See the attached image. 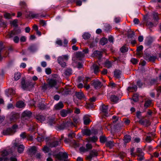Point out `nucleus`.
I'll use <instances>...</instances> for the list:
<instances>
[{"label":"nucleus","instance_id":"9b49d317","mask_svg":"<svg viewBox=\"0 0 161 161\" xmlns=\"http://www.w3.org/2000/svg\"><path fill=\"white\" fill-rule=\"evenodd\" d=\"M0 153L2 157L4 158L3 161H8V158L7 157V156L8 154V152L6 150H4L0 152Z\"/></svg>","mask_w":161,"mask_h":161},{"label":"nucleus","instance_id":"0eeeda50","mask_svg":"<svg viewBox=\"0 0 161 161\" xmlns=\"http://www.w3.org/2000/svg\"><path fill=\"white\" fill-rule=\"evenodd\" d=\"M91 85L93 86L95 89L100 88L102 86L101 82L98 80H93L92 82Z\"/></svg>","mask_w":161,"mask_h":161},{"label":"nucleus","instance_id":"0e129e2a","mask_svg":"<svg viewBox=\"0 0 161 161\" xmlns=\"http://www.w3.org/2000/svg\"><path fill=\"white\" fill-rule=\"evenodd\" d=\"M43 150L45 152L47 153L49 151V148L47 146H45L43 148Z\"/></svg>","mask_w":161,"mask_h":161},{"label":"nucleus","instance_id":"a18cd8bd","mask_svg":"<svg viewBox=\"0 0 161 161\" xmlns=\"http://www.w3.org/2000/svg\"><path fill=\"white\" fill-rule=\"evenodd\" d=\"M120 50L122 53H125L127 51L128 48L126 47L125 46H124L120 48Z\"/></svg>","mask_w":161,"mask_h":161},{"label":"nucleus","instance_id":"4c0bfd02","mask_svg":"<svg viewBox=\"0 0 161 161\" xmlns=\"http://www.w3.org/2000/svg\"><path fill=\"white\" fill-rule=\"evenodd\" d=\"M84 56V54L82 53L81 52H77L75 55V57L77 58L80 59L83 57Z\"/></svg>","mask_w":161,"mask_h":161},{"label":"nucleus","instance_id":"a878e982","mask_svg":"<svg viewBox=\"0 0 161 161\" xmlns=\"http://www.w3.org/2000/svg\"><path fill=\"white\" fill-rule=\"evenodd\" d=\"M19 116L18 114H13L10 118V119L12 122H14L19 118Z\"/></svg>","mask_w":161,"mask_h":161},{"label":"nucleus","instance_id":"6e6552de","mask_svg":"<svg viewBox=\"0 0 161 161\" xmlns=\"http://www.w3.org/2000/svg\"><path fill=\"white\" fill-rule=\"evenodd\" d=\"M14 146L17 147L18 152L19 153H22L23 152L25 147L23 145H20L19 143L15 142L14 143Z\"/></svg>","mask_w":161,"mask_h":161},{"label":"nucleus","instance_id":"49530a36","mask_svg":"<svg viewBox=\"0 0 161 161\" xmlns=\"http://www.w3.org/2000/svg\"><path fill=\"white\" fill-rule=\"evenodd\" d=\"M73 121L74 124L78 123L80 121V119L78 117H74L73 118Z\"/></svg>","mask_w":161,"mask_h":161},{"label":"nucleus","instance_id":"473e14b6","mask_svg":"<svg viewBox=\"0 0 161 161\" xmlns=\"http://www.w3.org/2000/svg\"><path fill=\"white\" fill-rule=\"evenodd\" d=\"M112 63L111 61L106 60L105 63V66L108 68H109L112 67Z\"/></svg>","mask_w":161,"mask_h":161},{"label":"nucleus","instance_id":"cd10ccee","mask_svg":"<svg viewBox=\"0 0 161 161\" xmlns=\"http://www.w3.org/2000/svg\"><path fill=\"white\" fill-rule=\"evenodd\" d=\"M21 30L19 29H16L14 31H12L10 34V36L12 37L14 35H17L21 33Z\"/></svg>","mask_w":161,"mask_h":161},{"label":"nucleus","instance_id":"7ed1b4c3","mask_svg":"<svg viewBox=\"0 0 161 161\" xmlns=\"http://www.w3.org/2000/svg\"><path fill=\"white\" fill-rule=\"evenodd\" d=\"M144 153H143L142 149L140 148H137L136 150V154L138 156V158H137V159L139 161H142L144 159Z\"/></svg>","mask_w":161,"mask_h":161},{"label":"nucleus","instance_id":"6ab92c4d","mask_svg":"<svg viewBox=\"0 0 161 161\" xmlns=\"http://www.w3.org/2000/svg\"><path fill=\"white\" fill-rule=\"evenodd\" d=\"M5 94L8 97L9 95L14 94H15V91L12 89H9L6 90Z\"/></svg>","mask_w":161,"mask_h":161},{"label":"nucleus","instance_id":"2eb2a0df","mask_svg":"<svg viewBox=\"0 0 161 161\" xmlns=\"http://www.w3.org/2000/svg\"><path fill=\"white\" fill-rule=\"evenodd\" d=\"M102 53L98 51H95L92 54L93 57H97L99 59H100L102 57Z\"/></svg>","mask_w":161,"mask_h":161},{"label":"nucleus","instance_id":"58836bf2","mask_svg":"<svg viewBox=\"0 0 161 161\" xmlns=\"http://www.w3.org/2000/svg\"><path fill=\"white\" fill-rule=\"evenodd\" d=\"M110 100L114 102H116L118 100V98L115 95H112L110 98Z\"/></svg>","mask_w":161,"mask_h":161},{"label":"nucleus","instance_id":"dca6fc26","mask_svg":"<svg viewBox=\"0 0 161 161\" xmlns=\"http://www.w3.org/2000/svg\"><path fill=\"white\" fill-rule=\"evenodd\" d=\"M64 107V105L63 103L62 102H59L55 105L54 109L55 110H60L63 108Z\"/></svg>","mask_w":161,"mask_h":161},{"label":"nucleus","instance_id":"79ce46f5","mask_svg":"<svg viewBox=\"0 0 161 161\" xmlns=\"http://www.w3.org/2000/svg\"><path fill=\"white\" fill-rule=\"evenodd\" d=\"M153 17L154 22L157 21L158 19V17L157 13H153Z\"/></svg>","mask_w":161,"mask_h":161},{"label":"nucleus","instance_id":"338daca9","mask_svg":"<svg viewBox=\"0 0 161 161\" xmlns=\"http://www.w3.org/2000/svg\"><path fill=\"white\" fill-rule=\"evenodd\" d=\"M120 18L119 17H116L114 19V21L116 23H118L120 22Z\"/></svg>","mask_w":161,"mask_h":161},{"label":"nucleus","instance_id":"423d86ee","mask_svg":"<svg viewBox=\"0 0 161 161\" xmlns=\"http://www.w3.org/2000/svg\"><path fill=\"white\" fill-rule=\"evenodd\" d=\"M72 112V110L70 109H63L60 111V114L62 117H66L68 114H71Z\"/></svg>","mask_w":161,"mask_h":161},{"label":"nucleus","instance_id":"4be33fe9","mask_svg":"<svg viewBox=\"0 0 161 161\" xmlns=\"http://www.w3.org/2000/svg\"><path fill=\"white\" fill-rule=\"evenodd\" d=\"M47 144L51 147H55L59 144V142L58 141L53 142L51 143L48 142Z\"/></svg>","mask_w":161,"mask_h":161},{"label":"nucleus","instance_id":"c756f323","mask_svg":"<svg viewBox=\"0 0 161 161\" xmlns=\"http://www.w3.org/2000/svg\"><path fill=\"white\" fill-rule=\"evenodd\" d=\"M36 118L37 120L41 122L44 121L45 119V117L44 116L40 115H37Z\"/></svg>","mask_w":161,"mask_h":161},{"label":"nucleus","instance_id":"e2e57ef3","mask_svg":"<svg viewBox=\"0 0 161 161\" xmlns=\"http://www.w3.org/2000/svg\"><path fill=\"white\" fill-rule=\"evenodd\" d=\"M80 152H86L88 151V149H87L86 148H85V147H81L80 148Z\"/></svg>","mask_w":161,"mask_h":161},{"label":"nucleus","instance_id":"c9c22d12","mask_svg":"<svg viewBox=\"0 0 161 161\" xmlns=\"http://www.w3.org/2000/svg\"><path fill=\"white\" fill-rule=\"evenodd\" d=\"M124 142L125 143H128L131 140V137L129 135H125L124 136Z\"/></svg>","mask_w":161,"mask_h":161},{"label":"nucleus","instance_id":"412c9836","mask_svg":"<svg viewBox=\"0 0 161 161\" xmlns=\"http://www.w3.org/2000/svg\"><path fill=\"white\" fill-rule=\"evenodd\" d=\"M139 123L142 125L146 126L149 125L150 124L149 121L147 119H145L144 120L141 119L139 121Z\"/></svg>","mask_w":161,"mask_h":161},{"label":"nucleus","instance_id":"ddd939ff","mask_svg":"<svg viewBox=\"0 0 161 161\" xmlns=\"http://www.w3.org/2000/svg\"><path fill=\"white\" fill-rule=\"evenodd\" d=\"M101 106V111L105 116H106V114H108V106L102 104Z\"/></svg>","mask_w":161,"mask_h":161},{"label":"nucleus","instance_id":"e433bc0d","mask_svg":"<svg viewBox=\"0 0 161 161\" xmlns=\"http://www.w3.org/2000/svg\"><path fill=\"white\" fill-rule=\"evenodd\" d=\"M106 145L107 147L111 148L113 147L114 145V142L112 141H108L106 142Z\"/></svg>","mask_w":161,"mask_h":161},{"label":"nucleus","instance_id":"052dcab7","mask_svg":"<svg viewBox=\"0 0 161 161\" xmlns=\"http://www.w3.org/2000/svg\"><path fill=\"white\" fill-rule=\"evenodd\" d=\"M27 136L25 132H23L20 135V136L23 139L27 138Z\"/></svg>","mask_w":161,"mask_h":161},{"label":"nucleus","instance_id":"5fc2aeb1","mask_svg":"<svg viewBox=\"0 0 161 161\" xmlns=\"http://www.w3.org/2000/svg\"><path fill=\"white\" fill-rule=\"evenodd\" d=\"M4 16L6 18L9 19L11 18V14L9 13H5L4 14Z\"/></svg>","mask_w":161,"mask_h":161},{"label":"nucleus","instance_id":"bf43d9fd","mask_svg":"<svg viewBox=\"0 0 161 161\" xmlns=\"http://www.w3.org/2000/svg\"><path fill=\"white\" fill-rule=\"evenodd\" d=\"M86 149H88V151L89 150L91 149L92 148V146L91 144L88 143L86 145Z\"/></svg>","mask_w":161,"mask_h":161},{"label":"nucleus","instance_id":"7c9ffc66","mask_svg":"<svg viewBox=\"0 0 161 161\" xmlns=\"http://www.w3.org/2000/svg\"><path fill=\"white\" fill-rule=\"evenodd\" d=\"M16 105L17 107L20 108L24 107L25 104L23 102L19 101L16 103Z\"/></svg>","mask_w":161,"mask_h":161},{"label":"nucleus","instance_id":"ea45409f","mask_svg":"<svg viewBox=\"0 0 161 161\" xmlns=\"http://www.w3.org/2000/svg\"><path fill=\"white\" fill-rule=\"evenodd\" d=\"M91 35L88 33H85L82 35V37L84 39H88L90 38Z\"/></svg>","mask_w":161,"mask_h":161},{"label":"nucleus","instance_id":"393cba45","mask_svg":"<svg viewBox=\"0 0 161 161\" xmlns=\"http://www.w3.org/2000/svg\"><path fill=\"white\" fill-rule=\"evenodd\" d=\"M13 133V130L10 128H8L3 131V134L4 135H11Z\"/></svg>","mask_w":161,"mask_h":161},{"label":"nucleus","instance_id":"de8ad7c7","mask_svg":"<svg viewBox=\"0 0 161 161\" xmlns=\"http://www.w3.org/2000/svg\"><path fill=\"white\" fill-rule=\"evenodd\" d=\"M100 140L101 142L104 143L106 142L107 138L105 136H101L100 137Z\"/></svg>","mask_w":161,"mask_h":161},{"label":"nucleus","instance_id":"13d9d810","mask_svg":"<svg viewBox=\"0 0 161 161\" xmlns=\"http://www.w3.org/2000/svg\"><path fill=\"white\" fill-rule=\"evenodd\" d=\"M18 20L17 19H15L11 23L14 26H17Z\"/></svg>","mask_w":161,"mask_h":161},{"label":"nucleus","instance_id":"c85d7f7f","mask_svg":"<svg viewBox=\"0 0 161 161\" xmlns=\"http://www.w3.org/2000/svg\"><path fill=\"white\" fill-rule=\"evenodd\" d=\"M143 47L142 46L140 45L137 47L136 49L137 53L136 54L139 56H141L142 55L141 51L142 50Z\"/></svg>","mask_w":161,"mask_h":161},{"label":"nucleus","instance_id":"f03ea898","mask_svg":"<svg viewBox=\"0 0 161 161\" xmlns=\"http://www.w3.org/2000/svg\"><path fill=\"white\" fill-rule=\"evenodd\" d=\"M76 127V125L74 124L72 122L67 121L65 123H63L60 125L59 127V128L60 130H63L65 128L69 127Z\"/></svg>","mask_w":161,"mask_h":161},{"label":"nucleus","instance_id":"2f4dec72","mask_svg":"<svg viewBox=\"0 0 161 161\" xmlns=\"http://www.w3.org/2000/svg\"><path fill=\"white\" fill-rule=\"evenodd\" d=\"M121 72L119 70H116L114 71V75L115 77L119 78L121 74Z\"/></svg>","mask_w":161,"mask_h":161},{"label":"nucleus","instance_id":"f704fd0d","mask_svg":"<svg viewBox=\"0 0 161 161\" xmlns=\"http://www.w3.org/2000/svg\"><path fill=\"white\" fill-rule=\"evenodd\" d=\"M21 77V74L19 72H17L15 73L14 78L15 80H18Z\"/></svg>","mask_w":161,"mask_h":161},{"label":"nucleus","instance_id":"b1692460","mask_svg":"<svg viewBox=\"0 0 161 161\" xmlns=\"http://www.w3.org/2000/svg\"><path fill=\"white\" fill-rule=\"evenodd\" d=\"M75 95L79 99H81L84 97L83 93L81 92H76L75 93Z\"/></svg>","mask_w":161,"mask_h":161},{"label":"nucleus","instance_id":"4d7b16f0","mask_svg":"<svg viewBox=\"0 0 161 161\" xmlns=\"http://www.w3.org/2000/svg\"><path fill=\"white\" fill-rule=\"evenodd\" d=\"M105 30L106 31H108L111 28V26L108 24H106L105 25Z\"/></svg>","mask_w":161,"mask_h":161},{"label":"nucleus","instance_id":"f3484780","mask_svg":"<svg viewBox=\"0 0 161 161\" xmlns=\"http://www.w3.org/2000/svg\"><path fill=\"white\" fill-rule=\"evenodd\" d=\"M28 153L31 155L32 156L35 154L36 152V148L35 147H32L28 150Z\"/></svg>","mask_w":161,"mask_h":161},{"label":"nucleus","instance_id":"37998d69","mask_svg":"<svg viewBox=\"0 0 161 161\" xmlns=\"http://www.w3.org/2000/svg\"><path fill=\"white\" fill-rule=\"evenodd\" d=\"M137 89V87L136 85H133L132 86L129 87L128 88V90L129 91H131V90H132L134 91H136Z\"/></svg>","mask_w":161,"mask_h":161},{"label":"nucleus","instance_id":"3c124183","mask_svg":"<svg viewBox=\"0 0 161 161\" xmlns=\"http://www.w3.org/2000/svg\"><path fill=\"white\" fill-rule=\"evenodd\" d=\"M50 88L48 83L47 84L45 83L42 86V89L44 90H46L47 89Z\"/></svg>","mask_w":161,"mask_h":161},{"label":"nucleus","instance_id":"5701e85b","mask_svg":"<svg viewBox=\"0 0 161 161\" xmlns=\"http://www.w3.org/2000/svg\"><path fill=\"white\" fill-rule=\"evenodd\" d=\"M97 137L96 136L89 137L86 138V141L89 142H95L97 140Z\"/></svg>","mask_w":161,"mask_h":161},{"label":"nucleus","instance_id":"09e8293b","mask_svg":"<svg viewBox=\"0 0 161 161\" xmlns=\"http://www.w3.org/2000/svg\"><path fill=\"white\" fill-rule=\"evenodd\" d=\"M119 118L116 116H114L112 117L113 120V123H115L119 120Z\"/></svg>","mask_w":161,"mask_h":161},{"label":"nucleus","instance_id":"864d4df0","mask_svg":"<svg viewBox=\"0 0 161 161\" xmlns=\"http://www.w3.org/2000/svg\"><path fill=\"white\" fill-rule=\"evenodd\" d=\"M130 61L134 64H136L138 62V61L137 59L135 58H131L130 60Z\"/></svg>","mask_w":161,"mask_h":161},{"label":"nucleus","instance_id":"f8f14e48","mask_svg":"<svg viewBox=\"0 0 161 161\" xmlns=\"http://www.w3.org/2000/svg\"><path fill=\"white\" fill-rule=\"evenodd\" d=\"M31 113L30 111H25L22 114L23 119H26L30 118L31 116Z\"/></svg>","mask_w":161,"mask_h":161},{"label":"nucleus","instance_id":"680f3d73","mask_svg":"<svg viewBox=\"0 0 161 161\" xmlns=\"http://www.w3.org/2000/svg\"><path fill=\"white\" fill-rule=\"evenodd\" d=\"M20 5L22 6L23 8H24L26 6V4L24 1H21L20 2Z\"/></svg>","mask_w":161,"mask_h":161},{"label":"nucleus","instance_id":"774afa93","mask_svg":"<svg viewBox=\"0 0 161 161\" xmlns=\"http://www.w3.org/2000/svg\"><path fill=\"white\" fill-rule=\"evenodd\" d=\"M146 25L149 27H152L153 26V24L151 22H147L146 23Z\"/></svg>","mask_w":161,"mask_h":161},{"label":"nucleus","instance_id":"bb28decb","mask_svg":"<svg viewBox=\"0 0 161 161\" xmlns=\"http://www.w3.org/2000/svg\"><path fill=\"white\" fill-rule=\"evenodd\" d=\"M84 124L86 125H88L91 122L89 118L86 116H85L83 117Z\"/></svg>","mask_w":161,"mask_h":161},{"label":"nucleus","instance_id":"69168bd1","mask_svg":"<svg viewBox=\"0 0 161 161\" xmlns=\"http://www.w3.org/2000/svg\"><path fill=\"white\" fill-rule=\"evenodd\" d=\"M19 38L17 36H15L13 39V40L14 42L16 43H17L19 41Z\"/></svg>","mask_w":161,"mask_h":161},{"label":"nucleus","instance_id":"72a5a7b5","mask_svg":"<svg viewBox=\"0 0 161 161\" xmlns=\"http://www.w3.org/2000/svg\"><path fill=\"white\" fill-rule=\"evenodd\" d=\"M108 42V39L107 38L104 37L102 38L100 41V43L101 45H104Z\"/></svg>","mask_w":161,"mask_h":161},{"label":"nucleus","instance_id":"9d476101","mask_svg":"<svg viewBox=\"0 0 161 161\" xmlns=\"http://www.w3.org/2000/svg\"><path fill=\"white\" fill-rule=\"evenodd\" d=\"M145 59L148 61L154 62L156 58L155 56H151L149 54H146L145 56Z\"/></svg>","mask_w":161,"mask_h":161},{"label":"nucleus","instance_id":"f257e3e1","mask_svg":"<svg viewBox=\"0 0 161 161\" xmlns=\"http://www.w3.org/2000/svg\"><path fill=\"white\" fill-rule=\"evenodd\" d=\"M68 59V56L67 55H64L59 57L57 59V61L59 64L62 67H65L66 66V62Z\"/></svg>","mask_w":161,"mask_h":161},{"label":"nucleus","instance_id":"a19ab883","mask_svg":"<svg viewBox=\"0 0 161 161\" xmlns=\"http://www.w3.org/2000/svg\"><path fill=\"white\" fill-rule=\"evenodd\" d=\"M38 103V107L41 109H43L45 108V105L41 103H40V102H37Z\"/></svg>","mask_w":161,"mask_h":161},{"label":"nucleus","instance_id":"a211bd4d","mask_svg":"<svg viewBox=\"0 0 161 161\" xmlns=\"http://www.w3.org/2000/svg\"><path fill=\"white\" fill-rule=\"evenodd\" d=\"M48 83L50 88L55 87L57 84L56 81L53 79L50 80Z\"/></svg>","mask_w":161,"mask_h":161},{"label":"nucleus","instance_id":"aec40b11","mask_svg":"<svg viewBox=\"0 0 161 161\" xmlns=\"http://www.w3.org/2000/svg\"><path fill=\"white\" fill-rule=\"evenodd\" d=\"M82 133L84 135H86L87 136H90L92 134V132L89 129H84L82 130Z\"/></svg>","mask_w":161,"mask_h":161},{"label":"nucleus","instance_id":"20e7f679","mask_svg":"<svg viewBox=\"0 0 161 161\" xmlns=\"http://www.w3.org/2000/svg\"><path fill=\"white\" fill-rule=\"evenodd\" d=\"M68 157V154L66 152H60L58 154L55 155V157L59 160L67 158Z\"/></svg>","mask_w":161,"mask_h":161},{"label":"nucleus","instance_id":"c03bdc74","mask_svg":"<svg viewBox=\"0 0 161 161\" xmlns=\"http://www.w3.org/2000/svg\"><path fill=\"white\" fill-rule=\"evenodd\" d=\"M28 49L31 52H33L36 51V49L34 46L32 45L28 48Z\"/></svg>","mask_w":161,"mask_h":161},{"label":"nucleus","instance_id":"1a4fd4ad","mask_svg":"<svg viewBox=\"0 0 161 161\" xmlns=\"http://www.w3.org/2000/svg\"><path fill=\"white\" fill-rule=\"evenodd\" d=\"M21 84L22 88L24 90L26 89L30 86V82L29 81L25 82L24 78L22 79Z\"/></svg>","mask_w":161,"mask_h":161},{"label":"nucleus","instance_id":"6e6d98bb","mask_svg":"<svg viewBox=\"0 0 161 161\" xmlns=\"http://www.w3.org/2000/svg\"><path fill=\"white\" fill-rule=\"evenodd\" d=\"M153 42V40L151 39H148L146 42V44L147 45L149 46Z\"/></svg>","mask_w":161,"mask_h":161},{"label":"nucleus","instance_id":"4468645a","mask_svg":"<svg viewBox=\"0 0 161 161\" xmlns=\"http://www.w3.org/2000/svg\"><path fill=\"white\" fill-rule=\"evenodd\" d=\"M91 69L95 74H97L99 71V67L96 64H94L91 67Z\"/></svg>","mask_w":161,"mask_h":161},{"label":"nucleus","instance_id":"8fccbe9b","mask_svg":"<svg viewBox=\"0 0 161 161\" xmlns=\"http://www.w3.org/2000/svg\"><path fill=\"white\" fill-rule=\"evenodd\" d=\"M152 102L150 100H147L146 101L145 104H144V106L146 108L148 107L151 104Z\"/></svg>","mask_w":161,"mask_h":161},{"label":"nucleus","instance_id":"603ef678","mask_svg":"<svg viewBox=\"0 0 161 161\" xmlns=\"http://www.w3.org/2000/svg\"><path fill=\"white\" fill-rule=\"evenodd\" d=\"M72 74V70L70 69H67L65 72V75H69Z\"/></svg>","mask_w":161,"mask_h":161},{"label":"nucleus","instance_id":"39448f33","mask_svg":"<svg viewBox=\"0 0 161 161\" xmlns=\"http://www.w3.org/2000/svg\"><path fill=\"white\" fill-rule=\"evenodd\" d=\"M98 155V153L97 151L93 150L90 152V154L86 157L87 160L91 161L93 158L96 157Z\"/></svg>","mask_w":161,"mask_h":161}]
</instances>
